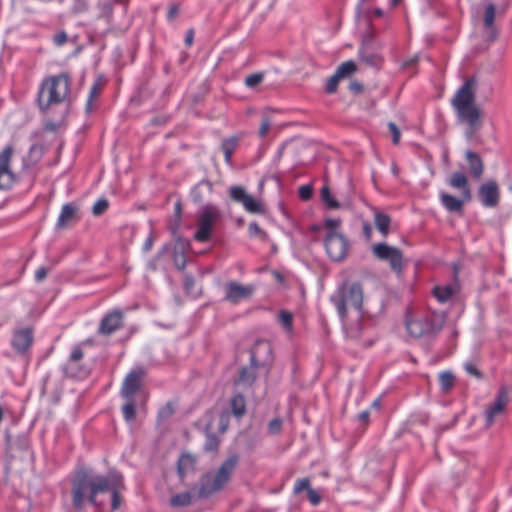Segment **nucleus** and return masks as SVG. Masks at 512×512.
I'll list each match as a JSON object with an SVG mask.
<instances>
[{
  "label": "nucleus",
  "mask_w": 512,
  "mask_h": 512,
  "mask_svg": "<svg viewBox=\"0 0 512 512\" xmlns=\"http://www.w3.org/2000/svg\"><path fill=\"white\" fill-rule=\"evenodd\" d=\"M111 478L92 475L87 470L77 471L71 481V501L73 508L80 512L86 504L97 507V495L110 491Z\"/></svg>",
  "instance_id": "obj_1"
},
{
  "label": "nucleus",
  "mask_w": 512,
  "mask_h": 512,
  "mask_svg": "<svg viewBox=\"0 0 512 512\" xmlns=\"http://www.w3.org/2000/svg\"><path fill=\"white\" fill-rule=\"evenodd\" d=\"M475 86L474 78H469L456 91L451 100L452 106L457 112L460 121L467 124V137L471 138L483 124L482 112L475 104Z\"/></svg>",
  "instance_id": "obj_2"
},
{
  "label": "nucleus",
  "mask_w": 512,
  "mask_h": 512,
  "mask_svg": "<svg viewBox=\"0 0 512 512\" xmlns=\"http://www.w3.org/2000/svg\"><path fill=\"white\" fill-rule=\"evenodd\" d=\"M70 78L67 73L48 76L42 80L37 93V104L45 113L50 107L65 102L69 96Z\"/></svg>",
  "instance_id": "obj_3"
},
{
  "label": "nucleus",
  "mask_w": 512,
  "mask_h": 512,
  "mask_svg": "<svg viewBox=\"0 0 512 512\" xmlns=\"http://www.w3.org/2000/svg\"><path fill=\"white\" fill-rule=\"evenodd\" d=\"M239 462V457L234 454L229 456L215 471L203 474L196 485L197 497L208 498L220 492L230 481Z\"/></svg>",
  "instance_id": "obj_4"
},
{
  "label": "nucleus",
  "mask_w": 512,
  "mask_h": 512,
  "mask_svg": "<svg viewBox=\"0 0 512 512\" xmlns=\"http://www.w3.org/2000/svg\"><path fill=\"white\" fill-rule=\"evenodd\" d=\"M331 303L337 310L342 322H345L348 308L360 311L363 304V287L359 282H344L331 295Z\"/></svg>",
  "instance_id": "obj_5"
},
{
  "label": "nucleus",
  "mask_w": 512,
  "mask_h": 512,
  "mask_svg": "<svg viewBox=\"0 0 512 512\" xmlns=\"http://www.w3.org/2000/svg\"><path fill=\"white\" fill-rule=\"evenodd\" d=\"M220 211L216 206L206 205L203 207L197 221V230L194 239L198 242H207L212 235L213 225L219 220Z\"/></svg>",
  "instance_id": "obj_6"
},
{
  "label": "nucleus",
  "mask_w": 512,
  "mask_h": 512,
  "mask_svg": "<svg viewBox=\"0 0 512 512\" xmlns=\"http://www.w3.org/2000/svg\"><path fill=\"white\" fill-rule=\"evenodd\" d=\"M407 332L415 338H420L434 330L431 316L423 311L409 310L406 314Z\"/></svg>",
  "instance_id": "obj_7"
},
{
  "label": "nucleus",
  "mask_w": 512,
  "mask_h": 512,
  "mask_svg": "<svg viewBox=\"0 0 512 512\" xmlns=\"http://www.w3.org/2000/svg\"><path fill=\"white\" fill-rule=\"evenodd\" d=\"M373 256L380 261H387L392 271L400 274L404 267L402 251L386 243H377L372 247Z\"/></svg>",
  "instance_id": "obj_8"
},
{
  "label": "nucleus",
  "mask_w": 512,
  "mask_h": 512,
  "mask_svg": "<svg viewBox=\"0 0 512 512\" xmlns=\"http://www.w3.org/2000/svg\"><path fill=\"white\" fill-rule=\"evenodd\" d=\"M509 392L508 387L502 386L498 390L494 401L486 408L484 413L486 428H490L496 419L507 411V407L510 403Z\"/></svg>",
  "instance_id": "obj_9"
},
{
  "label": "nucleus",
  "mask_w": 512,
  "mask_h": 512,
  "mask_svg": "<svg viewBox=\"0 0 512 512\" xmlns=\"http://www.w3.org/2000/svg\"><path fill=\"white\" fill-rule=\"evenodd\" d=\"M229 196L234 202L240 203L248 213L263 214L265 212L263 203L248 194L242 186H231Z\"/></svg>",
  "instance_id": "obj_10"
},
{
  "label": "nucleus",
  "mask_w": 512,
  "mask_h": 512,
  "mask_svg": "<svg viewBox=\"0 0 512 512\" xmlns=\"http://www.w3.org/2000/svg\"><path fill=\"white\" fill-rule=\"evenodd\" d=\"M324 245L328 256L333 261H341L347 255L348 241L337 231L327 232Z\"/></svg>",
  "instance_id": "obj_11"
},
{
  "label": "nucleus",
  "mask_w": 512,
  "mask_h": 512,
  "mask_svg": "<svg viewBox=\"0 0 512 512\" xmlns=\"http://www.w3.org/2000/svg\"><path fill=\"white\" fill-rule=\"evenodd\" d=\"M124 327V312L119 308H114L104 314L100 320L97 333L104 337H109Z\"/></svg>",
  "instance_id": "obj_12"
},
{
  "label": "nucleus",
  "mask_w": 512,
  "mask_h": 512,
  "mask_svg": "<svg viewBox=\"0 0 512 512\" xmlns=\"http://www.w3.org/2000/svg\"><path fill=\"white\" fill-rule=\"evenodd\" d=\"M12 154L11 145L0 152V190H9L15 182V175L10 168Z\"/></svg>",
  "instance_id": "obj_13"
},
{
  "label": "nucleus",
  "mask_w": 512,
  "mask_h": 512,
  "mask_svg": "<svg viewBox=\"0 0 512 512\" xmlns=\"http://www.w3.org/2000/svg\"><path fill=\"white\" fill-rule=\"evenodd\" d=\"M255 292V285L253 284H240L236 281H230L225 285V300L238 304L239 302L249 299Z\"/></svg>",
  "instance_id": "obj_14"
},
{
  "label": "nucleus",
  "mask_w": 512,
  "mask_h": 512,
  "mask_svg": "<svg viewBox=\"0 0 512 512\" xmlns=\"http://www.w3.org/2000/svg\"><path fill=\"white\" fill-rule=\"evenodd\" d=\"M272 360L271 344L266 340H258L250 350V363L261 367Z\"/></svg>",
  "instance_id": "obj_15"
},
{
  "label": "nucleus",
  "mask_w": 512,
  "mask_h": 512,
  "mask_svg": "<svg viewBox=\"0 0 512 512\" xmlns=\"http://www.w3.org/2000/svg\"><path fill=\"white\" fill-rule=\"evenodd\" d=\"M142 371L132 370L130 371L122 383L120 395L122 398H135L137 392L141 388Z\"/></svg>",
  "instance_id": "obj_16"
},
{
  "label": "nucleus",
  "mask_w": 512,
  "mask_h": 512,
  "mask_svg": "<svg viewBox=\"0 0 512 512\" xmlns=\"http://www.w3.org/2000/svg\"><path fill=\"white\" fill-rule=\"evenodd\" d=\"M33 330L31 328L18 329L14 332L11 345L18 354H25L33 344Z\"/></svg>",
  "instance_id": "obj_17"
},
{
  "label": "nucleus",
  "mask_w": 512,
  "mask_h": 512,
  "mask_svg": "<svg viewBox=\"0 0 512 512\" xmlns=\"http://www.w3.org/2000/svg\"><path fill=\"white\" fill-rule=\"evenodd\" d=\"M479 196L484 207H496L499 203L500 192L495 181H488L479 188Z\"/></svg>",
  "instance_id": "obj_18"
},
{
  "label": "nucleus",
  "mask_w": 512,
  "mask_h": 512,
  "mask_svg": "<svg viewBox=\"0 0 512 512\" xmlns=\"http://www.w3.org/2000/svg\"><path fill=\"white\" fill-rule=\"evenodd\" d=\"M84 358V352L80 345L72 348L69 359L67 360L64 370L65 373L72 377H82L86 372L81 369L78 363Z\"/></svg>",
  "instance_id": "obj_19"
},
{
  "label": "nucleus",
  "mask_w": 512,
  "mask_h": 512,
  "mask_svg": "<svg viewBox=\"0 0 512 512\" xmlns=\"http://www.w3.org/2000/svg\"><path fill=\"white\" fill-rule=\"evenodd\" d=\"M496 16V7L494 4H488L485 8L483 24L486 30V39L494 41L498 36V30L494 25Z\"/></svg>",
  "instance_id": "obj_20"
},
{
  "label": "nucleus",
  "mask_w": 512,
  "mask_h": 512,
  "mask_svg": "<svg viewBox=\"0 0 512 512\" xmlns=\"http://www.w3.org/2000/svg\"><path fill=\"white\" fill-rule=\"evenodd\" d=\"M77 219V207L72 203L65 204L62 206L61 212L57 219L56 227L59 229L67 228L71 226Z\"/></svg>",
  "instance_id": "obj_21"
},
{
  "label": "nucleus",
  "mask_w": 512,
  "mask_h": 512,
  "mask_svg": "<svg viewBox=\"0 0 512 512\" xmlns=\"http://www.w3.org/2000/svg\"><path fill=\"white\" fill-rule=\"evenodd\" d=\"M448 183L452 188L461 190L463 200H469L471 198L468 180L464 173L454 172L450 176Z\"/></svg>",
  "instance_id": "obj_22"
},
{
  "label": "nucleus",
  "mask_w": 512,
  "mask_h": 512,
  "mask_svg": "<svg viewBox=\"0 0 512 512\" xmlns=\"http://www.w3.org/2000/svg\"><path fill=\"white\" fill-rule=\"evenodd\" d=\"M257 367L250 363L249 366L242 367L239 371L238 378L235 380L236 385L243 387H251L256 380Z\"/></svg>",
  "instance_id": "obj_23"
},
{
  "label": "nucleus",
  "mask_w": 512,
  "mask_h": 512,
  "mask_svg": "<svg viewBox=\"0 0 512 512\" xmlns=\"http://www.w3.org/2000/svg\"><path fill=\"white\" fill-rule=\"evenodd\" d=\"M457 292V287L451 284L448 285H436L432 290V295L440 303H446L450 300Z\"/></svg>",
  "instance_id": "obj_24"
},
{
  "label": "nucleus",
  "mask_w": 512,
  "mask_h": 512,
  "mask_svg": "<svg viewBox=\"0 0 512 512\" xmlns=\"http://www.w3.org/2000/svg\"><path fill=\"white\" fill-rule=\"evenodd\" d=\"M196 459L189 453H183L177 462V472L181 479H183L189 471L195 468Z\"/></svg>",
  "instance_id": "obj_25"
},
{
  "label": "nucleus",
  "mask_w": 512,
  "mask_h": 512,
  "mask_svg": "<svg viewBox=\"0 0 512 512\" xmlns=\"http://www.w3.org/2000/svg\"><path fill=\"white\" fill-rule=\"evenodd\" d=\"M440 201L443 207L449 212H461L463 209V199H459L446 192L440 193Z\"/></svg>",
  "instance_id": "obj_26"
},
{
  "label": "nucleus",
  "mask_w": 512,
  "mask_h": 512,
  "mask_svg": "<svg viewBox=\"0 0 512 512\" xmlns=\"http://www.w3.org/2000/svg\"><path fill=\"white\" fill-rule=\"evenodd\" d=\"M466 160L468 162L471 174L476 178L479 179L483 173L484 165L480 158V156L472 151L466 152Z\"/></svg>",
  "instance_id": "obj_27"
},
{
  "label": "nucleus",
  "mask_w": 512,
  "mask_h": 512,
  "mask_svg": "<svg viewBox=\"0 0 512 512\" xmlns=\"http://www.w3.org/2000/svg\"><path fill=\"white\" fill-rule=\"evenodd\" d=\"M374 224L377 230L386 237L390 232V224H391V217L379 211L378 209H375L374 211Z\"/></svg>",
  "instance_id": "obj_28"
},
{
  "label": "nucleus",
  "mask_w": 512,
  "mask_h": 512,
  "mask_svg": "<svg viewBox=\"0 0 512 512\" xmlns=\"http://www.w3.org/2000/svg\"><path fill=\"white\" fill-rule=\"evenodd\" d=\"M239 138L236 136L228 137L223 139L221 144V150L224 155V160L227 164H231L232 156L238 146Z\"/></svg>",
  "instance_id": "obj_29"
},
{
  "label": "nucleus",
  "mask_w": 512,
  "mask_h": 512,
  "mask_svg": "<svg viewBox=\"0 0 512 512\" xmlns=\"http://www.w3.org/2000/svg\"><path fill=\"white\" fill-rule=\"evenodd\" d=\"M230 408L232 414L237 417L241 418L246 414V399L245 397L240 394L236 393L232 396L230 400Z\"/></svg>",
  "instance_id": "obj_30"
},
{
  "label": "nucleus",
  "mask_w": 512,
  "mask_h": 512,
  "mask_svg": "<svg viewBox=\"0 0 512 512\" xmlns=\"http://www.w3.org/2000/svg\"><path fill=\"white\" fill-rule=\"evenodd\" d=\"M125 400L122 406L123 417L126 422H132L136 418V403L135 398H123Z\"/></svg>",
  "instance_id": "obj_31"
},
{
  "label": "nucleus",
  "mask_w": 512,
  "mask_h": 512,
  "mask_svg": "<svg viewBox=\"0 0 512 512\" xmlns=\"http://www.w3.org/2000/svg\"><path fill=\"white\" fill-rule=\"evenodd\" d=\"M192 497L190 492L178 493L171 497L170 505L174 508L186 507L191 504Z\"/></svg>",
  "instance_id": "obj_32"
},
{
  "label": "nucleus",
  "mask_w": 512,
  "mask_h": 512,
  "mask_svg": "<svg viewBox=\"0 0 512 512\" xmlns=\"http://www.w3.org/2000/svg\"><path fill=\"white\" fill-rule=\"evenodd\" d=\"M357 66L354 61L348 60L343 63H341L335 73L341 78L344 79L345 77H348L352 75L354 72H356Z\"/></svg>",
  "instance_id": "obj_33"
},
{
  "label": "nucleus",
  "mask_w": 512,
  "mask_h": 512,
  "mask_svg": "<svg viewBox=\"0 0 512 512\" xmlns=\"http://www.w3.org/2000/svg\"><path fill=\"white\" fill-rule=\"evenodd\" d=\"M321 199L330 209L340 208V203L333 197L331 190L328 186H323L321 189Z\"/></svg>",
  "instance_id": "obj_34"
},
{
  "label": "nucleus",
  "mask_w": 512,
  "mask_h": 512,
  "mask_svg": "<svg viewBox=\"0 0 512 512\" xmlns=\"http://www.w3.org/2000/svg\"><path fill=\"white\" fill-rule=\"evenodd\" d=\"M455 382L454 375L451 372H442L439 376L440 387L443 392H449Z\"/></svg>",
  "instance_id": "obj_35"
},
{
  "label": "nucleus",
  "mask_w": 512,
  "mask_h": 512,
  "mask_svg": "<svg viewBox=\"0 0 512 512\" xmlns=\"http://www.w3.org/2000/svg\"><path fill=\"white\" fill-rule=\"evenodd\" d=\"M278 320L285 330H287L288 332H291L293 330V315L291 312L286 310L280 311Z\"/></svg>",
  "instance_id": "obj_36"
},
{
  "label": "nucleus",
  "mask_w": 512,
  "mask_h": 512,
  "mask_svg": "<svg viewBox=\"0 0 512 512\" xmlns=\"http://www.w3.org/2000/svg\"><path fill=\"white\" fill-rule=\"evenodd\" d=\"M219 445H220V440L215 434L208 433L206 435V439H205V443H204V450L206 452L217 451Z\"/></svg>",
  "instance_id": "obj_37"
},
{
  "label": "nucleus",
  "mask_w": 512,
  "mask_h": 512,
  "mask_svg": "<svg viewBox=\"0 0 512 512\" xmlns=\"http://www.w3.org/2000/svg\"><path fill=\"white\" fill-rule=\"evenodd\" d=\"M248 233L250 237H257L261 240L267 239V233L256 222H251L248 225Z\"/></svg>",
  "instance_id": "obj_38"
},
{
  "label": "nucleus",
  "mask_w": 512,
  "mask_h": 512,
  "mask_svg": "<svg viewBox=\"0 0 512 512\" xmlns=\"http://www.w3.org/2000/svg\"><path fill=\"white\" fill-rule=\"evenodd\" d=\"M342 79L334 73L332 76H330L327 80L325 90L328 94H334L337 92L339 82Z\"/></svg>",
  "instance_id": "obj_39"
},
{
  "label": "nucleus",
  "mask_w": 512,
  "mask_h": 512,
  "mask_svg": "<svg viewBox=\"0 0 512 512\" xmlns=\"http://www.w3.org/2000/svg\"><path fill=\"white\" fill-rule=\"evenodd\" d=\"M108 207H109V202H108L107 199H105V198L99 199L94 204V206L92 208V213H93L94 216H100V215H102L103 213L106 212Z\"/></svg>",
  "instance_id": "obj_40"
},
{
  "label": "nucleus",
  "mask_w": 512,
  "mask_h": 512,
  "mask_svg": "<svg viewBox=\"0 0 512 512\" xmlns=\"http://www.w3.org/2000/svg\"><path fill=\"white\" fill-rule=\"evenodd\" d=\"M99 94H100V88H99L98 84H93L90 89L89 97H88V100L86 103L87 112H91L93 110V101L95 98H97L99 96Z\"/></svg>",
  "instance_id": "obj_41"
},
{
  "label": "nucleus",
  "mask_w": 512,
  "mask_h": 512,
  "mask_svg": "<svg viewBox=\"0 0 512 512\" xmlns=\"http://www.w3.org/2000/svg\"><path fill=\"white\" fill-rule=\"evenodd\" d=\"M264 75L262 73L250 74L245 78V85L249 88H254L263 81Z\"/></svg>",
  "instance_id": "obj_42"
},
{
  "label": "nucleus",
  "mask_w": 512,
  "mask_h": 512,
  "mask_svg": "<svg viewBox=\"0 0 512 512\" xmlns=\"http://www.w3.org/2000/svg\"><path fill=\"white\" fill-rule=\"evenodd\" d=\"M310 480L308 478H300L295 481L294 493H301L303 490L308 491L310 489Z\"/></svg>",
  "instance_id": "obj_43"
},
{
  "label": "nucleus",
  "mask_w": 512,
  "mask_h": 512,
  "mask_svg": "<svg viewBox=\"0 0 512 512\" xmlns=\"http://www.w3.org/2000/svg\"><path fill=\"white\" fill-rule=\"evenodd\" d=\"M110 490H112V502H111L112 510H117L121 506V502H122L121 494L116 488L113 487L112 482H111Z\"/></svg>",
  "instance_id": "obj_44"
},
{
  "label": "nucleus",
  "mask_w": 512,
  "mask_h": 512,
  "mask_svg": "<svg viewBox=\"0 0 512 512\" xmlns=\"http://www.w3.org/2000/svg\"><path fill=\"white\" fill-rule=\"evenodd\" d=\"M282 428V420L279 418L272 419L268 424V430L270 434H278Z\"/></svg>",
  "instance_id": "obj_45"
},
{
  "label": "nucleus",
  "mask_w": 512,
  "mask_h": 512,
  "mask_svg": "<svg viewBox=\"0 0 512 512\" xmlns=\"http://www.w3.org/2000/svg\"><path fill=\"white\" fill-rule=\"evenodd\" d=\"M270 127H271V120L269 119V117H263L261 119V124L259 127V132H258L259 136L265 137L268 134Z\"/></svg>",
  "instance_id": "obj_46"
},
{
  "label": "nucleus",
  "mask_w": 512,
  "mask_h": 512,
  "mask_svg": "<svg viewBox=\"0 0 512 512\" xmlns=\"http://www.w3.org/2000/svg\"><path fill=\"white\" fill-rule=\"evenodd\" d=\"M307 497H308V500L309 502L313 505V506H317L320 502H321V497L320 495L318 494V492L312 488H310L308 491H307Z\"/></svg>",
  "instance_id": "obj_47"
},
{
  "label": "nucleus",
  "mask_w": 512,
  "mask_h": 512,
  "mask_svg": "<svg viewBox=\"0 0 512 512\" xmlns=\"http://www.w3.org/2000/svg\"><path fill=\"white\" fill-rule=\"evenodd\" d=\"M465 371L476 378H480L482 376L481 372L478 370L475 364L469 362L464 365Z\"/></svg>",
  "instance_id": "obj_48"
},
{
  "label": "nucleus",
  "mask_w": 512,
  "mask_h": 512,
  "mask_svg": "<svg viewBox=\"0 0 512 512\" xmlns=\"http://www.w3.org/2000/svg\"><path fill=\"white\" fill-rule=\"evenodd\" d=\"M340 224V219H326L324 222V226L328 230L327 232L336 231Z\"/></svg>",
  "instance_id": "obj_49"
},
{
  "label": "nucleus",
  "mask_w": 512,
  "mask_h": 512,
  "mask_svg": "<svg viewBox=\"0 0 512 512\" xmlns=\"http://www.w3.org/2000/svg\"><path fill=\"white\" fill-rule=\"evenodd\" d=\"M388 127L392 133V140H393V143L394 144H398L399 143V140H400V130L398 129V127L396 126L395 123L393 122H390L388 124Z\"/></svg>",
  "instance_id": "obj_50"
},
{
  "label": "nucleus",
  "mask_w": 512,
  "mask_h": 512,
  "mask_svg": "<svg viewBox=\"0 0 512 512\" xmlns=\"http://www.w3.org/2000/svg\"><path fill=\"white\" fill-rule=\"evenodd\" d=\"M299 196L303 200H308L312 197V188L307 185H303L299 188Z\"/></svg>",
  "instance_id": "obj_51"
},
{
  "label": "nucleus",
  "mask_w": 512,
  "mask_h": 512,
  "mask_svg": "<svg viewBox=\"0 0 512 512\" xmlns=\"http://www.w3.org/2000/svg\"><path fill=\"white\" fill-rule=\"evenodd\" d=\"M47 274L48 269L44 266H41L35 271V280L37 282H42L47 277Z\"/></svg>",
  "instance_id": "obj_52"
},
{
  "label": "nucleus",
  "mask_w": 512,
  "mask_h": 512,
  "mask_svg": "<svg viewBox=\"0 0 512 512\" xmlns=\"http://www.w3.org/2000/svg\"><path fill=\"white\" fill-rule=\"evenodd\" d=\"M362 232L367 241H370L372 239V233L373 229L371 227V224L369 222H364L362 226Z\"/></svg>",
  "instance_id": "obj_53"
},
{
  "label": "nucleus",
  "mask_w": 512,
  "mask_h": 512,
  "mask_svg": "<svg viewBox=\"0 0 512 512\" xmlns=\"http://www.w3.org/2000/svg\"><path fill=\"white\" fill-rule=\"evenodd\" d=\"M174 263L178 269H180V270L184 269L186 266V260H185L184 255L183 254L178 255L177 253H175Z\"/></svg>",
  "instance_id": "obj_54"
},
{
  "label": "nucleus",
  "mask_w": 512,
  "mask_h": 512,
  "mask_svg": "<svg viewBox=\"0 0 512 512\" xmlns=\"http://www.w3.org/2000/svg\"><path fill=\"white\" fill-rule=\"evenodd\" d=\"M349 89H350V91H352L354 93H359V92H361L363 90V86L358 81H352L349 84Z\"/></svg>",
  "instance_id": "obj_55"
},
{
  "label": "nucleus",
  "mask_w": 512,
  "mask_h": 512,
  "mask_svg": "<svg viewBox=\"0 0 512 512\" xmlns=\"http://www.w3.org/2000/svg\"><path fill=\"white\" fill-rule=\"evenodd\" d=\"M178 6L177 5H171L168 10L167 17L169 20H173L178 15Z\"/></svg>",
  "instance_id": "obj_56"
},
{
  "label": "nucleus",
  "mask_w": 512,
  "mask_h": 512,
  "mask_svg": "<svg viewBox=\"0 0 512 512\" xmlns=\"http://www.w3.org/2000/svg\"><path fill=\"white\" fill-rule=\"evenodd\" d=\"M370 416V412L368 410L362 411L358 414V420L362 423H367Z\"/></svg>",
  "instance_id": "obj_57"
},
{
  "label": "nucleus",
  "mask_w": 512,
  "mask_h": 512,
  "mask_svg": "<svg viewBox=\"0 0 512 512\" xmlns=\"http://www.w3.org/2000/svg\"><path fill=\"white\" fill-rule=\"evenodd\" d=\"M193 39H194V32H193V30H189L185 37V44L187 46H191L193 43Z\"/></svg>",
  "instance_id": "obj_58"
},
{
  "label": "nucleus",
  "mask_w": 512,
  "mask_h": 512,
  "mask_svg": "<svg viewBox=\"0 0 512 512\" xmlns=\"http://www.w3.org/2000/svg\"><path fill=\"white\" fill-rule=\"evenodd\" d=\"M66 39H67L66 34L62 33V34L57 35V36L55 37V42H56L58 45H62V44H64V43L66 42Z\"/></svg>",
  "instance_id": "obj_59"
},
{
  "label": "nucleus",
  "mask_w": 512,
  "mask_h": 512,
  "mask_svg": "<svg viewBox=\"0 0 512 512\" xmlns=\"http://www.w3.org/2000/svg\"><path fill=\"white\" fill-rule=\"evenodd\" d=\"M181 213H182V207H181V203L180 202H177L175 204V215L180 218L181 217Z\"/></svg>",
  "instance_id": "obj_60"
},
{
  "label": "nucleus",
  "mask_w": 512,
  "mask_h": 512,
  "mask_svg": "<svg viewBox=\"0 0 512 512\" xmlns=\"http://www.w3.org/2000/svg\"><path fill=\"white\" fill-rule=\"evenodd\" d=\"M379 405H380L379 399L374 400L373 403H372V406L375 407V408H378Z\"/></svg>",
  "instance_id": "obj_61"
},
{
  "label": "nucleus",
  "mask_w": 512,
  "mask_h": 512,
  "mask_svg": "<svg viewBox=\"0 0 512 512\" xmlns=\"http://www.w3.org/2000/svg\"><path fill=\"white\" fill-rule=\"evenodd\" d=\"M365 61H366L367 63H372V59H371L370 57H366V58H365Z\"/></svg>",
  "instance_id": "obj_62"
},
{
  "label": "nucleus",
  "mask_w": 512,
  "mask_h": 512,
  "mask_svg": "<svg viewBox=\"0 0 512 512\" xmlns=\"http://www.w3.org/2000/svg\"><path fill=\"white\" fill-rule=\"evenodd\" d=\"M401 0H393V5L396 6Z\"/></svg>",
  "instance_id": "obj_63"
}]
</instances>
